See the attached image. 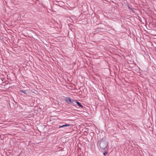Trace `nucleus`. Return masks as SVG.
Masks as SVG:
<instances>
[{
	"mask_svg": "<svg viewBox=\"0 0 156 156\" xmlns=\"http://www.w3.org/2000/svg\"><path fill=\"white\" fill-rule=\"evenodd\" d=\"M66 101L68 104L73 103L74 104V102L75 101L73 100H71L70 98L67 97L66 99Z\"/></svg>",
	"mask_w": 156,
	"mask_h": 156,
	"instance_id": "2",
	"label": "nucleus"
},
{
	"mask_svg": "<svg viewBox=\"0 0 156 156\" xmlns=\"http://www.w3.org/2000/svg\"><path fill=\"white\" fill-rule=\"evenodd\" d=\"M107 145V143L106 140L103 139L101 140L100 144V146L101 148L103 149L105 148Z\"/></svg>",
	"mask_w": 156,
	"mask_h": 156,
	"instance_id": "1",
	"label": "nucleus"
},
{
	"mask_svg": "<svg viewBox=\"0 0 156 156\" xmlns=\"http://www.w3.org/2000/svg\"><path fill=\"white\" fill-rule=\"evenodd\" d=\"M76 102L79 106L82 108L83 107V106L80 104L79 102L76 101Z\"/></svg>",
	"mask_w": 156,
	"mask_h": 156,
	"instance_id": "4",
	"label": "nucleus"
},
{
	"mask_svg": "<svg viewBox=\"0 0 156 156\" xmlns=\"http://www.w3.org/2000/svg\"><path fill=\"white\" fill-rule=\"evenodd\" d=\"M128 8L130 9H131L129 6H128Z\"/></svg>",
	"mask_w": 156,
	"mask_h": 156,
	"instance_id": "7",
	"label": "nucleus"
},
{
	"mask_svg": "<svg viewBox=\"0 0 156 156\" xmlns=\"http://www.w3.org/2000/svg\"><path fill=\"white\" fill-rule=\"evenodd\" d=\"M107 152H104V153H103V154L104 155H105L106 154H107Z\"/></svg>",
	"mask_w": 156,
	"mask_h": 156,
	"instance_id": "6",
	"label": "nucleus"
},
{
	"mask_svg": "<svg viewBox=\"0 0 156 156\" xmlns=\"http://www.w3.org/2000/svg\"><path fill=\"white\" fill-rule=\"evenodd\" d=\"M20 92L23 93L27 94V93L25 92V91L24 90H20Z\"/></svg>",
	"mask_w": 156,
	"mask_h": 156,
	"instance_id": "5",
	"label": "nucleus"
},
{
	"mask_svg": "<svg viewBox=\"0 0 156 156\" xmlns=\"http://www.w3.org/2000/svg\"><path fill=\"white\" fill-rule=\"evenodd\" d=\"M71 125L70 124H66L64 125H63L62 126H60L59 127V128H60L61 127H67V126H69Z\"/></svg>",
	"mask_w": 156,
	"mask_h": 156,
	"instance_id": "3",
	"label": "nucleus"
}]
</instances>
